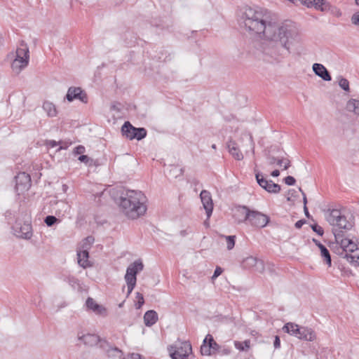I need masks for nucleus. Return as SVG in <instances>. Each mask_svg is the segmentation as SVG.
I'll use <instances>...</instances> for the list:
<instances>
[{
	"label": "nucleus",
	"instance_id": "obj_1",
	"mask_svg": "<svg viewBox=\"0 0 359 359\" xmlns=\"http://www.w3.org/2000/svg\"><path fill=\"white\" fill-rule=\"evenodd\" d=\"M238 22L241 29L265 41L260 50L264 60L271 62L279 61L285 50L289 53L292 43L298 37L292 25L272 20L267 11L259 7H244Z\"/></svg>",
	"mask_w": 359,
	"mask_h": 359
},
{
	"label": "nucleus",
	"instance_id": "obj_2",
	"mask_svg": "<svg viewBox=\"0 0 359 359\" xmlns=\"http://www.w3.org/2000/svg\"><path fill=\"white\" fill-rule=\"evenodd\" d=\"M147 198L137 190H126L121 194L118 205L123 213L130 219H137L147 211Z\"/></svg>",
	"mask_w": 359,
	"mask_h": 359
},
{
	"label": "nucleus",
	"instance_id": "obj_3",
	"mask_svg": "<svg viewBox=\"0 0 359 359\" xmlns=\"http://www.w3.org/2000/svg\"><path fill=\"white\" fill-rule=\"evenodd\" d=\"M327 222L332 226L334 238H340L354 226V218L338 209L329 210L325 213Z\"/></svg>",
	"mask_w": 359,
	"mask_h": 359
},
{
	"label": "nucleus",
	"instance_id": "obj_4",
	"mask_svg": "<svg viewBox=\"0 0 359 359\" xmlns=\"http://www.w3.org/2000/svg\"><path fill=\"white\" fill-rule=\"evenodd\" d=\"M335 240L346 252L344 258L347 262L353 267H359V245L356 243L357 239L354 236H344Z\"/></svg>",
	"mask_w": 359,
	"mask_h": 359
},
{
	"label": "nucleus",
	"instance_id": "obj_5",
	"mask_svg": "<svg viewBox=\"0 0 359 359\" xmlns=\"http://www.w3.org/2000/svg\"><path fill=\"white\" fill-rule=\"evenodd\" d=\"M237 212L243 217L239 222H248L250 225L257 228H263L269 222V217L259 211L250 210L246 206H241L237 209Z\"/></svg>",
	"mask_w": 359,
	"mask_h": 359
},
{
	"label": "nucleus",
	"instance_id": "obj_6",
	"mask_svg": "<svg viewBox=\"0 0 359 359\" xmlns=\"http://www.w3.org/2000/svg\"><path fill=\"white\" fill-rule=\"evenodd\" d=\"M29 50L26 43L22 42L16 50L15 58L11 64L13 71L19 74L29 64Z\"/></svg>",
	"mask_w": 359,
	"mask_h": 359
},
{
	"label": "nucleus",
	"instance_id": "obj_7",
	"mask_svg": "<svg viewBox=\"0 0 359 359\" xmlns=\"http://www.w3.org/2000/svg\"><path fill=\"white\" fill-rule=\"evenodd\" d=\"M13 234L20 238L29 240L32 238L33 231L29 222H24L17 219L12 227Z\"/></svg>",
	"mask_w": 359,
	"mask_h": 359
},
{
	"label": "nucleus",
	"instance_id": "obj_8",
	"mask_svg": "<svg viewBox=\"0 0 359 359\" xmlns=\"http://www.w3.org/2000/svg\"><path fill=\"white\" fill-rule=\"evenodd\" d=\"M172 359H187L191 353V345L188 341L178 342L169 348Z\"/></svg>",
	"mask_w": 359,
	"mask_h": 359
},
{
	"label": "nucleus",
	"instance_id": "obj_9",
	"mask_svg": "<svg viewBox=\"0 0 359 359\" xmlns=\"http://www.w3.org/2000/svg\"><path fill=\"white\" fill-rule=\"evenodd\" d=\"M255 171L257 182L262 188L271 194H278L280 192V186L279 184L273 183L271 180L266 179L262 172L256 170Z\"/></svg>",
	"mask_w": 359,
	"mask_h": 359
},
{
	"label": "nucleus",
	"instance_id": "obj_10",
	"mask_svg": "<svg viewBox=\"0 0 359 359\" xmlns=\"http://www.w3.org/2000/svg\"><path fill=\"white\" fill-rule=\"evenodd\" d=\"M76 338L78 341H81L86 346H93L98 344L100 348L101 341H104L95 334L85 333L83 331L77 332Z\"/></svg>",
	"mask_w": 359,
	"mask_h": 359
},
{
	"label": "nucleus",
	"instance_id": "obj_11",
	"mask_svg": "<svg viewBox=\"0 0 359 359\" xmlns=\"http://www.w3.org/2000/svg\"><path fill=\"white\" fill-rule=\"evenodd\" d=\"M15 189L18 194L27 191L31 187V177L25 172H20L15 176Z\"/></svg>",
	"mask_w": 359,
	"mask_h": 359
},
{
	"label": "nucleus",
	"instance_id": "obj_12",
	"mask_svg": "<svg viewBox=\"0 0 359 359\" xmlns=\"http://www.w3.org/2000/svg\"><path fill=\"white\" fill-rule=\"evenodd\" d=\"M66 99L69 102L79 100L83 103L88 102L87 94L79 87H70L67 90Z\"/></svg>",
	"mask_w": 359,
	"mask_h": 359
},
{
	"label": "nucleus",
	"instance_id": "obj_13",
	"mask_svg": "<svg viewBox=\"0 0 359 359\" xmlns=\"http://www.w3.org/2000/svg\"><path fill=\"white\" fill-rule=\"evenodd\" d=\"M100 348L110 359H124L123 351L117 347L111 346L106 340L101 341Z\"/></svg>",
	"mask_w": 359,
	"mask_h": 359
},
{
	"label": "nucleus",
	"instance_id": "obj_14",
	"mask_svg": "<svg viewBox=\"0 0 359 359\" xmlns=\"http://www.w3.org/2000/svg\"><path fill=\"white\" fill-rule=\"evenodd\" d=\"M200 198L205 210L207 218L209 219L212 213L214 206L212 196L208 191L203 190L200 194Z\"/></svg>",
	"mask_w": 359,
	"mask_h": 359
},
{
	"label": "nucleus",
	"instance_id": "obj_15",
	"mask_svg": "<svg viewBox=\"0 0 359 359\" xmlns=\"http://www.w3.org/2000/svg\"><path fill=\"white\" fill-rule=\"evenodd\" d=\"M241 267L243 269H251L256 268L257 269H264L265 264L262 259L255 257L249 256L243 259L241 262Z\"/></svg>",
	"mask_w": 359,
	"mask_h": 359
},
{
	"label": "nucleus",
	"instance_id": "obj_16",
	"mask_svg": "<svg viewBox=\"0 0 359 359\" xmlns=\"http://www.w3.org/2000/svg\"><path fill=\"white\" fill-rule=\"evenodd\" d=\"M86 306L88 310L93 311L96 315H100L102 316H106L107 315V309L104 306L97 304L91 297H88L86 299Z\"/></svg>",
	"mask_w": 359,
	"mask_h": 359
},
{
	"label": "nucleus",
	"instance_id": "obj_17",
	"mask_svg": "<svg viewBox=\"0 0 359 359\" xmlns=\"http://www.w3.org/2000/svg\"><path fill=\"white\" fill-rule=\"evenodd\" d=\"M312 69L314 73L324 81H330L332 80V77L329 72L322 64L314 63L313 65Z\"/></svg>",
	"mask_w": 359,
	"mask_h": 359
},
{
	"label": "nucleus",
	"instance_id": "obj_18",
	"mask_svg": "<svg viewBox=\"0 0 359 359\" xmlns=\"http://www.w3.org/2000/svg\"><path fill=\"white\" fill-rule=\"evenodd\" d=\"M137 272L138 271H126L125 280L128 287V295L132 292L136 285Z\"/></svg>",
	"mask_w": 359,
	"mask_h": 359
},
{
	"label": "nucleus",
	"instance_id": "obj_19",
	"mask_svg": "<svg viewBox=\"0 0 359 359\" xmlns=\"http://www.w3.org/2000/svg\"><path fill=\"white\" fill-rule=\"evenodd\" d=\"M227 148L230 154L236 160L241 161L243 158V155L239 150L235 141L230 140L227 142Z\"/></svg>",
	"mask_w": 359,
	"mask_h": 359
},
{
	"label": "nucleus",
	"instance_id": "obj_20",
	"mask_svg": "<svg viewBox=\"0 0 359 359\" xmlns=\"http://www.w3.org/2000/svg\"><path fill=\"white\" fill-rule=\"evenodd\" d=\"M302 327H299L298 325L294 323H287L283 327V330L292 335L297 337L299 339V336L300 335Z\"/></svg>",
	"mask_w": 359,
	"mask_h": 359
},
{
	"label": "nucleus",
	"instance_id": "obj_21",
	"mask_svg": "<svg viewBox=\"0 0 359 359\" xmlns=\"http://www.w3.org/2000/svg\"><path fill=\"white\" fill-rule=\"evenodd\" d=\"M316 333L311 328L307 327H302L300 335L299 336V339L313 341L316 339Z\"/></svg>",
	"mask_w": 359,
	"mask_h": 359
},
{
	"label": "nucleus",
	"instance_id": "obj_22",
	"mask_svg": "<svg viewBox=\"0 0 359 359\" xmlns=\"http://www.w3.org/2000/svg\"><path fill=\"white\" fill-rule=\"evenodd\" d=\"M78 264L80 266L86 269L89 266L88 252L87 249L77 252Z\"/></svg>",
	"mask_w": 359,
	"mask_h": 359
},
{
	"label": "nucleus",
	"instance_id": "obj_23",
	"mask_svg": "<svg viewBox=\"0 0 359 359\" xmlns=\"http://www.w3.org/2000/svg\"><path fill=\"white\" fill-rule=\"evenodd\" d=\"M158 320L157 313L154 310L147 311L144 316V322L146 326L150 327L154 325Z\"/></svg>",
	"mask_w": 359,
	"mask_h": 359
},
{
	"label": "nucleus",
	"instance_id": "obj_24",
	"mask_svg": "<svg viewBox=\"0 0 359 359\" xmlns=\"http://www.w3.org/2000/svg\"><path fill=\"white\" fill-rule=\"evenodd\" d=\"M121 133L126 138L133 140V133H135V127L129 121H126L121 127Z\"/></svg>",
	"mask_w": 359,
	"mask_h": 359
},
{
	"label": "nucleus",
	"instance_id": "obj_25",
	"mask_svg": "<svg viewBox=\"0 0 359 359\" xmlns=\"http://www.w3.org/2000/svg\"><path fill=\"white\" fill-rule=\"evenodd\" d=\"M313 242L318 246L320 250L321 256L323 257L325 262L327 264V267H331V257L328 250L325 245L321 244L317 240L313 239Z\"/></svg>",
	"mask_w": 359,
	"mask_h": 359
},
{
	"label": "nucleus",
	"instance_id": "obj_26",
	"mask_svg": "<svg viewBox=\"0 0 359 359\" xmlns=\"http://www.w3.org/2000/svg\"><path fill=\"white\" fill-rule=\"evenodd\" d=\"M269 165L276 163L279 166H283L284 170H287L290 166V161L287 158L276 159L273 156H269L267 158Z\"/></svg>",
	"mask_w": 359,
	"mask_h": 359
},
{
	"label": "nucleus",
	"instance_id": "obj_27",
	"mask_svg": "<svg viewBox=\"0 0 359 359\" xmlns=\"http://www.w3.org/2000/svg\"><path fill=\"white\" fill-rule=\"evenodd\" d=\"M308 1H310L311 4L305 6L309 8L315 7L316 9L323 11L329 7V4L325 0H309Z\"/></svg>",
	"mask_w": 359,
	"mask_h": 359
},
{
	"label": "nucleus",
	"instance_id": "obj_28",
	"mask_svg": "<svg viewBox=\"0 0 359 359\" xmlns=\"http://www.w3.org/2000/svg\"><path fill=\"white\" fill-rule=\"evenodd\" d=\"M42 107L49 117L56 116L57 111L55 104L52 102L46 101L43 102Z\"/></svg>",
	"mask_w": 359,
	"mask_h": 359
},
{
	"label": "nucleus",
	"instance_id": "obj_29",
	"mask_svg": "<svg viewBox=\"0 0 359 359\" xmlns=\"http://www.w3.org/2000/svg\"><path fill=\"white\" fill-rule=\"evenodd\" d=\"M346 108L349 111L353 112L355 114L359 116V100L351 99L346 104Z\"/></svg>",
	"mask_w": 359,
	"mask_h": 359
},
{
	"label": "nucleus",
	"instance_id": "obj_30",
	"mask_svg": "<svg viewBox=\"0 0 359 359\" xmlns=\"http://www.w3.org/2000/svg\"><path fill=\"white\" fill-rule=\"evenodd\" d=\"M234 346L241 351H247L250 347V340H245L243 342L235 341Z\"/></svg>",
	"mask_w": 359,
	"mask_h": 359
},
{
	"label": "nucleus",
	"instance_id": "obj_31",
	"mask_svg": "<svg viewBox=\"0 0 359 359\" xmlns=\"http://www.w3.org/2000/svg\"><path fill=\"white\" fill-rule=\"evenodd\" d=\"M201 353L204 355H210L213 354L212 351H211V346H210L208 341L206 340V337L203 340V344L201 346Z\"/></svg>",
	"mask_w": 359,
	"mask_h": 359
},
{
	"label": "nucleus",
	"instance_id": "obj_32",
	"mask_svg": "<svg viewBox=\"0 0 359 359\" xmlns=\"http://www.w3.org/2000/svg\"><path fill=\"white\" fill-rule=\"evenodd\" d=\"M135 133H133V137L134 139H136L137 140H141L147 136V130L144 128L135 127Z\"/></svg>",
	"mask_w": 359,
	"mask_h": 359
},
{
	"label": "nucleus",
	"instance_id": "obj_33",
	"mask_svg": "<svg viewBox=\"0 0 359 359\" xmlns=\"http://www.w3.org/2000/svg\"><path fill=\"white\" fill-rule=\"evenodd\" d=\"M206 340L208 341L210 346H211V351L213 354L217 352L220 346L214 341L212 336L208 334L206 336Z\"/></svg>",
	"mask_w": 359,
	"mask_h": 359
},
{
	"label": "nucleus",
	"instance_id": "obj_34",
	"mask_svg": "<svg viewBox=\"0 0 359 359\" xmlns=\"http://www.w3.org/2000/svg\"><path fill=\"white\" fill-rule=\"evenodd\" d=\"M144 264L141 259L131 263L126 269H143Z\"/></svg>",
	"mask_w": 359,
	"mask_h": 359
},
{
	"label": "nucleus",
	"instance_id": "obj_35",
	"mask_svg": "<svg viewBox=\"0 0 359 359\" xmlns=\"http://www.w3.org/2000/svg\"><path fill=\"white\" fill-rule=\"evenodd\" d=\"M224 238L226 239V248L229 250H232L235 245L236 236H224Z\"/></svg>",
	"mask_w": 359,
	"mask_h": 359
},
{
	"label": "nucleus",
	"instance_id": "obj_36",
	"mask_svg": "<svg viewBox=\"0 0 359 359\" xmlns=\"http://www.w3.org/2000/svg\"><path fill=\"white\" fill-rule=\"evenodd\" d=\"M60 222V219H58L57 218L53 215H48L44 219V222L48 226H52L55 224L59 223Z\"/></svg>",
	"mask_w": 359,
	"mask_h": 359
},
{
	"label": "nucleus",
	"instance_id": "obj_37",
	"mask_svg": "<svg viewBox=\"0 0 359 359\" xmlns=\"http://www.w3.org/2000/svg\"><path fill=\"white\" fill-rule=\"evenodd\" d=\"M339 85L345 91H349V82L346 79L341 78L339 81Z\"/></svg>",
	"mask_w": 359,
	"mask_h": 359
},
{
	"label": "nucleus",
	"instance_id": "obj_38",
	"mask_svg": "<svg viewBox=\"0 0 359 359\" xmlns=\"http://www.w3.org/2000/svg\"><path fill=\"white\" fill-rule=\"evenodd\" d=\"M137 302L135 303L136 309H140L144 303L143 295L140 293H136Z\"/></svg>",
	"mask_w": 359,
	"mask_h": 359
},
{
	"label": "nucleus",
	"instance_id": "obj_39",
	"mask_svg": "<svg viewBox=\"0 0 359 359\" xmlns=\"http://www.w3.org/2000/svg\"><path fill=\"white\" fill-rule=\"evenodd\" d=\"M243 136L246 137L248 139V141L250 142V145L252 147V152L254 153L255 143H254L252 135L250 133H243Z\"/></svg>",
	"mask_w": 359,
	"mask_h": 359
},
{
	"label": "nucleus",
	"instance_id": "obj_40",
	"mask_svg": "<svg viewBox=\"0 0 359 359\" xmlns=\"http://www.w3.org/2000/svg\"><path fill=\"white\" fill-rule=\"evenodd\" d=\"M311 228L313 231L316 232L319 236H322L324 233L323 228L318 224L312 225Z\"/></svg>",
	"mask_w": 359,
	"mask_h": 359
},
{
	"label": "nucleus",
	"instance_id": "obj_41",
	"mask_svg": "<svg viewBox=\"0 0 359 359\" xmlns=\"http://www.w3.org/2000/svg\"><path fill=\"white\" fill-rule=\"evenodd\" d=\"M217 353L222 355H227L231 353V350L226 347H219Z\"/></svg>",
	"mask_w": 359,
	"mask_h": 359
},
{
	"label": "nucleus",
	"instance_id": "obj_42",
	"mask_svg": "<svg viewBox=\"0 0 359 359\" xmlns=\"http://www.w3.org/2000/svg\"><path fill=\"white\" fill-rule=\"evenodd\" d=\"M285 182L289 186H292L295 184V179L292 176H287L285 178Z\"/></svg>",
	"mask_w": 359,
	"mask_h": 359
},
{
	"label": "nucleus",
	"instance_id": "obj_43",
	"mask_svg": "<svg viewBox=\"0 0 359 359\" xmlns=\"http://www.w3.org/2000/svg\"><path fill=\"white\" fill-rule=\"evenodd\" d=\"M351 21L353 24L359 25V11L353 15Z\"/></svg>",
	"mask_w": 359,
	"mask_h": 359
},
{
	"label": "nucleus",
	"instance_id": "obj_44",
	"mask_svg": "<svg viewBox=\"0 0 359 359\" xmlns=\"http://www.w3.org/2000/svg\"><path fill=\"white\" fill-rule=\"evenodd\" d=\"M94 241V238L92 236H88L85 239L83 247L87 248V245H90Z\"/></svg>",
	"mask_w": 359,
	"mask_h": 359
},
{
	"label": "nucleus",
	"instance_id": "obj_45",
	"mask_svg": "<svg viewBox=\"0 0 359 359\" xmlns=\"http://www.w3.org/2000/svg\"><path fill=\"white\" fill-rule=\"evenodd\" d=\"M273 346H274V348H279L280 346V338L278 336H276L275 337V339H274V342H273Z\"/></svg>",
	"mask_w": 359,
	"mask_h": 359
},
{
	"label": "nucleus",
	"instance_id": "obj_46",
	"mask_svg": "<svg viewBox=\"0 0 359 359\" xmlns=\"http://www.w3.org/2000/svg\"><path fill=\"white\" fill-rule=\"evenodd\" d=\"M305 223L306 220L300 219L295 223L294 226L297 229H300Z\"/></svg>",
	"mask_w": 359,
	"mask_h": 359
},
{
	"label": "nucleus",
	"instance_id": "obj_47",
	"mask_svg": "<svg viewBox=\"0 0 359 359\" xmlns=\"http://www.w3.org/2000/svg\"><path fill=\"white\" fill-rule=\"evenodd\" d=\"M79 160L81 161V162H84L86 163H87L90 158L88 156L86 155H81L79 157Z\"/></svg>",
	"mask_w": 359,
	"mask_h": 359
},
{
	"label": "nucleus",
	"instance_id": "obj_48",
	"mask_svg": "<svg viewBox=\"0 0 359 359\" xmlns=\"http://www.w3.org/2000/svg\"><path fill=\"white\" fill-rule=\"evenodd\" d=\"M222 271H215V273H214L213 276H212V280H215L216 278H217L219 276H220Z\"/></svg>",
	"mask_w": 359,
	"mask_h": 359
},
{
	"label": "nucleus",
	"instance_id": "obj_49",
	"mask_svg": "<svg viewBox=\"0 0 359 359\" xmlns=\"http://www.w3.org/2000/svg\"><path fill=\"white\" fill-rule=\"evenodd\" d=\"M85 148L83 146H79L76 148V152L77 154H81L84 151Z\"/></svg>",
	"mask_w": 359,
	"mask_h": 359
},
{
	"label": "nucleus",
	"instance_id": "obj_50",
	"mask_svg": "<svg viewBox=\"0 0 359 359\" xmlns=\"http://www.w3.org/2000/svg\"><path fill=\"white\" fill-rule=\"evenodd\" d=\"M299 191L302 192V196H303V202H304V205H306V203H307V199H306V194H305V193L302 191V189L301 188H299Z\"/></svg>",
	"mask_w": 359,
	"mask_h": 359
},
{
	"label": "nucleus",
	"instance_id": "obj_51",
	"mask_svg": "<svg viewBox=\"0 0 359 359\" xmlns=\"http://www.w3.org/2000/svg\"><path fill=\"white\" fill-rule=\"evenodd\" d=\"M48 145L50 146V147H55L57 145V142L55 140H50L48 142Z\"/></svg>",
	"mask_w": 359,
	"mask_h": 359
},
{
	"label": "nucleus",
	"instance_id": "obj_52",
	"mask_svg": "<svg viewBox=\"0 0 359 359\" xmlns=\"http://www.w3.org/2000/svg\"><path fill=\"white\" fill-rule=\"evenodd\" d=\"M271 175L274 177H278L280 175V171L278 170H275L271 173Z\"/></svg>",
	"mask_w": 359,
	"mask_h": 359
},
{
	"label": "nucleus",
	"instance_id": "obj_53",
	"mask_svg": "<svg viewBox=\"0 0 359 359\" xmlns=\"http://www.w3.org/2000/svg\"><path fill=\"white\" fill-rule=\"evenodd\" d=\"M67 306V302H62V303H60V304L57 305V309H61L62 308L66 307Z\"/></svg>",
	"mask_w": 359,
	"mask_h": 359
},
{
	"label": "nucleus",
	"instance_id": "obj_54",
	"mask_svg": "<svg viewBox=\"0 0 359 359\" xmlns=\"http://www.w3.org/2000/svg\"><path fill=\"white\" fill-rule=\"evenodd\" d=\"M173 171H179V174H177V175H175V177H177L179 175H182V173H183V172H184V170H183V169H182V168H180V169H178L177 168H175L173 169Z\"/></svg>",
	"mask_w": 359,
	"mask_h": 359
},
{
	"label": "nucleus",
	"instance_id": "obj_55",
	"mask_svg": "<svg viewBox=\"0 0 359 359\" xmlns=\"http://www.w3.org/2000/svg\"><path fill=\"white\" fill-rule=\"evenodd\" d=\"M304 213H305V215L306 216V217L309 218L310 214L309 212L306 205H304Z\"/></svg>",
	"mask_w": 359,
	"mask_h": 359
},
{
	"label": "nucleus",
	"instance_id": "obj_56",
	"mask_svg": "<svg viewBox=\"0 0 359 359\" xmlns=\"http://www.w3.org/2000/svg\"><path fill=\"white\" fill-rule=\"evenodd\" d=\"M213 149H216L217 147L216 144H213L211 147Z\"/></svg>",
	"mask_w": 359,
	"mask_h": 359
},
{
	"label": "nucleus",
	"instance_id": "obj_57",
	"mask_svg": "<svg viewBox=\"0 0 359 359\" xmlns=\"http://www.w3.org/2000/svg\"><path fill=\"white\" fill-rule=\"evenodd\" d=\"M356 5L359 6V0H355Z\"/></svg>",
	"mask_w": 359,
	"mask_h": 359
},
{
	"label": "nucleus",
	"instance_id": "obj_58",
	"mask_svg": "<svg viewBox=\"0 0 359 359\" xmlns=\"http://www.w3.org/2000/svg\"><path fill=\"white\" fill-rule=\"evenodd\" d=\"M215 269L219 270V269H222L219 266H217Z\"/></svg>",
	"mask_w": 359,
	"mask_h": 359
}]
</instances>
